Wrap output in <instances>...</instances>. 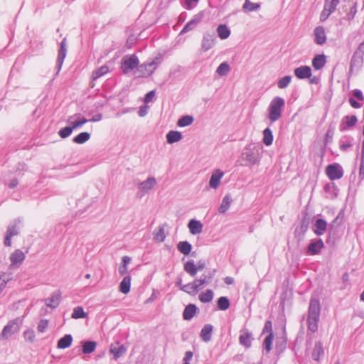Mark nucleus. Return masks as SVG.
Masks as SVG:
<instances>
[{
	"mask_svg": "<svg viewBox=\"0 0 364 364\" xmlns=\"http://www.w3.org/2000/svg\"><path fill=\"white\" fill-rule=\"evenodd\" d=\"M321 304L316 298H311L307 314V335L314 333L318 331V324L320 319Z\"/></svg>",
	"mask_w": 364,
	"mask_h": 364,
	"instance_id": "f257e3e1",
	"label": "nucleus"
},
{
	"mask_svg": "<svg viewBox=\"0 0 364 364\" xmlns=\"http://www.w3.org/2000/svg\"><path fill=\"white\" fill-rule=\"evenodd\" d=\"M285 107V100L279 96L274 97L270 102L268 108V119L271 123L278 121Z\"/></svg>",
	"mask_w": 364,
	"mask_h": 364,
	"instance_id": "f03ea898",
	"label": "nucleus"
},
{
	"mask_svg": "<svg viewBox=\"0 0 364 364\" xmlns=\"http://www.w3.org/2000/svg\"><path fill=\"white\" fill-rule=\"evenodd\" d=\"M261 146H256L255 144L247 145L242 154V159L246 161L249 165H255L259 164L261 155Z\"/></svg>",
	"mask_w": 364,
	"mask_h": 364,
	"instance_id": "7ed1b4c3",
	"label": "nucleus"
},
{
	"mask_svg": "<svg viewBox=\"0 0 364 364\" xmlns=\"http://www.w3.org/2000/svg\"><path fill=\"white\" fill-rule=\"evenodd\" d=\"M161 63L159 58L156 57L151 62L139 65L135 71L137 77H147L151 76Z\"/></svg>",
	"mask_w": 364,
	"mask_h": 364,
	"instance_id": "20e7f679",
	"label": "nucleus"
},
{
	"mask_svg": "<svg viewBox=\"0 0 364 364\" xmlns=\"http://www.w3.org/2000/svg\"><path fill=\"white\" fill-rule=\"evenodd\" d=\"M21 323L22 320L20 318H16L9 321L1 331L0 339L7 340L10 336L18 333L21 329Z\"/></svg>",
	"mask_w": 364,
	"mask_h": 364,
	"instance_id": "39448f33",
	"label": "nucleus"
},
{
	"mask_svg": "<svg viewBox=\"0 0 364 364\" xmlns=\"http://www.w3.org/2000/svg\"><path fill=\"white\" fill-rule=\"evenodd\" d=\"M139 60L135 54L125 55L122 59L121 70L124 74H128L139 67Z\"/></svg>",
	"mask_w": 364,
	"mask_h": 364,
	"instance_id": "423d86ee",
	"label": "nucleus"
},
{
	"mask_svg": "<svg viewBox=\"0 0 364 364\" xmlns=\"http://www.w3.org/2000/svg\"><path fill=\"white\" fill-rule=\"evenodd\" d=\"M21 223V220L19 218L16 219L9 223L4 239L5 246L9 247L11 245V237L18 234Z\"/></svg>",
	"mask_w": 364,
	"mask_h": 364,
	"instance_id": "0eeeda50",
	"label": "nucleus"
},
{
	"mask_svg": "<svg viewBox=\"0 0 364 364\" xmlns=\"http://www.w3.org/2000/svg\"><path fill=\"white\" fill-rule=\"evenodd\" d=\"M326 173L331 181H334L343 177V171L340 164L335 163L327 166Z\"/></svg>",
	"mask_w": 364,
	"mask_h": 364,
	"instance_id": "6e6552de",
	"label": "nucleus"
},
{
	"mask_svg": "<svg viewBox=\"0 0 364 364\" xmlns=\"http://www.w3.org/2000/svg\"><path fill=\"white\" fill-rule=\"evenodd\" d=\"M67 54V42L66 38H64L63 41L60 43V48L58 53V57L56 59V73L55 75H58L61 70V68L63 66L64 60L66 57Z\"/></svg>",
	"mask_w": 364,
	"mask_h": 364,
	"instance_id": "1a4fd4ad",
	"label": "nucleus"
},
{
	"mask_svg": "<svg viewBox=\"0 0 364 364\" xmlns=\"http://www.w3.org/2000/svg\"><path fill=\"white\" fill-rule=\"evenodd\" d=\"M216 36L213 33H205L202 39L201 48L203 51H208L211 49L216 43Z\"/></svg>",
	"mask_w": 364,
	"mask_h": 364,
	"instance_id": "9d476101",
	"label": "nucleus"
},
{
	"mask_svg": "<svg viewBox=\"0 0 364 364\" xmlns=\"http://www.w3.org/2000/svg\"><path fill=\"white\" fill-rule=\"evenodd\" d=\"M81 348L77 350V355L80 353L90 354L94 352L97 348V342L94 341H82Z\"/></svg>",
	"mask_w": 364,
	"mask_h": 364,
	"instance_id": "9b49d317",
	"label": "nucleus"
},
{
	"mask_svg": "<svg viewBox=\"0 0 364 364\" xmlns=\"http://www.w3.org/2000/svg\"><path fill=\"white\" fill-rule=\"evenodd\" d=\"M353 97H349L348 102L353 108L358 109L362 107V104L358 101H363L364 97L361 90L355 89L352 91Z\"/></svg>",
	"mask_w": 364,
	"mask_h": 364,
	"instance_id": "f8f14e48",
	"label": "nucleus"
},
{
	"mask_svg": "<svg viewBox=\"0 0 364 364\" xmlns=\"http://www.w3.org/2000/svg\"><path fill=\"white\" fill-rule=\"evenodd\" d=\"M314 42L319 46H322L326 42V34L325 28L322 26H316L314 30Z\"/></svg>",
	"mask_w": 364,
	"mask_h": 364,
	"instance_id": "ddd939ff",
	"label": "nucleus"
},
{
	"mask_svg": "<svg viewBox=\"0 0 364 364\" xmlns=\"http://www.w3.org/2000/svg\"><path fill=\"white\" fill-rule=\"evenodd\" d=\"M224 171L220 169H215L213 171L210 181L209 186L211 188L216 189L220 184L221 178L224 176Z\"/></svg>",
	"mask_w": 364,
	"mask_h": 364,
	"instance_id": "4468645a",
	"label": "nucleus"
},
{
	"mask_svg": "<svg viewBox=\"0 0 364 364\" xmlns=\"http://www.w3.org/2000/svg\"><path fill=\"white\" fill-rule=\"evenodd\" d=\"M323 247L324 244L321 239L313 240L307 247V254L309 255H317Z\"/></svg>",
	"mask_w": 364,
	"mask_h": 364,
	"instance_id": "2eb2a0df",
	"label": "nucleus"
},
{
	"mask_svg": "<svg viewBox=\"0 0 364 364\" xmlns=\"http://www.w3.org/2000/svg\"><path fill=\"white\" fill-rule=\"evenodd\" d=\"M88 122L89 119L84 117H81L80 114H75L70 116L68 120V122L73 126L74 129L81 127Z\"/></svg>",
	"mask_w": 364,
	"mask_h": 364,
	"instance_id": "dca6fc26",
	"label": "nucleus"
},
{
	"mask_svg": "<svg viewBox=\"0 0 364 364\" xmlns=\"http://www.w3.org/2000/svg\"><path fill=\"white\" fill-rule=\"evenodd\" d=\"M294 73L295 76L300 80L309 78L311 75V69L308 65H301L294 69Z\"/></svg>",
	"mask_w": 364,
	"mask_h": 364,
	"instance_id": "f3484780",
	"label": "nucleus"
},
{
	"mask_svg": "<svg viewBox=\"0 0 364 364\" xmlns=\"http://www.w3.org/2000/svg\"><path fill=\"white\" fill-rule=\"evenodd\" d=\"M11 267H14L20 265L25 259V255L21 250H16L10 255Z\"/></svg>",
	"mask_w": 364,
	"mask_h": 364,
	"instance_id": "a211bd4d",
	"label": "nucleus"
},
{
	"mask_svg": "<svg viewBox=\"0 0 364 364\" xmlns=\"http://www.w3.org/2000/svg\"><path fill=\"white\" fill-rule=\"evenodd\" d=\"M156 184V180L154 177H149L146 180L139 184V189L141 192V196L147 193Z\"/></svg>",
	"mask_w": 364,
	"mask_h": 364,
	"instance_id": "6ab92c4d",
	"label": "nucleus"
},
{
	"mask_svg": "<svg viewBox=\"0 0 364 364\" xmlns=\"http://www.w3.org/2000/svg\"><path fill=\"white\" fill-rule=\"evenodd\" d=\"M198 310V307L196 306V305H195L193 304H190L187 305L185 307L184 311L183 312V319L186 320V321L191 320L193 318V316L196 315Z\"/></svg>",
	"mask_w": 364,
	"mask_h": 364,
	"instance_id": "aec40b11",
	"label": "nucleus"
},
{
	"mask_svg": "<svg viewBox=\"0 0 364 364\" xmlns=\"http://www.w3.org/2000/svg\"><path fill=\"white\" fill-rule=\"evenodd\" d=\"M252 333L248 330H245L239 337V342L246 348H250L252 345Z\"/></svg>",
	"mask_w": 364,
	"mask_h": 364,
	"instance_id": "412c9836",
	"label": "nucleus"
},
{
	"mask_svg": "<svg viewBox=\"0 0 364 364\" xmlns=\"http://www.w3.org/2000/svg\"><path fill=\"white\" fill-rule=\"evenodd\" d=\"M190 232L192 235L200 234L203 230V224L197 220L191 219L188 224Z\"/></svg>",
	"mask_w": 364,
	"mask_h": 364,
	"instance_id": "4be33fe9",
	"label": "nucleus"
},
{
	"mask_svg": "<svg viewBox=\"0 0 364 364\" xmlns=\"http://www.w3.org/2000/svg\"><path fill=\"white\" fill-rule=\"evenodd\" d=\"M315 229L314 230V233L318 235L321 236L323 235L326 230L327 227V223L325 220L321 218H318L316 220L314 223Z\"/></svg>",
	"mask_w": 364,
	"mask_h": 364,
	"instance_id": "5701e85b",
	"label": "nucleus"
},
{
	"mask_svg": "<svg viewBox=\"0 0 364 364\" xmlns=\"http://www.w3.org/2000/svg\"><path fill=\"white\" fill-rule=\"evenodd\" d=\"M324 355V349L322 343L318 341L316 342L314 348L311 353L313 359L316 361H318L320 358Z\"/></svg>",
	"mask_w": 364,
	"mask_h": 364,
	"instance_id": "b1692460",
	"label": "nucleus"
},
{
	"mask_svg": "<svg viewBox=\"0 0 364 364\" xmlns=\"http://www.w3.org/2000/svg\"><path fill=\"white\" fill-rule=\"evenodd\" d=\"M323 190L331 198H335L338 196L339 189L334 183H328L324 186Z\"/></svg>",
	"mask_w": 364,
	"mask_h": 364,
	"instance_id": "393cba45",
	"label": "nucleus"
},
{
	"mask_svg": "<svg viewBox=\"0 0 364 364\" xmlns=\"http://www.w3.org/2000/svg\"><path fill=\"white\" fill-rule=\"evenodd\" d=\"M213 329V326L210 323L205 324L203 327L200 333V336L203 341L209 342L211 340Z\"/></svg>",
	"mask_w": 364,
	"mask_h": 364,
	"instance_id": "a878e982",
	"label": "nucleus"
},
{
	"mask_svg": "<svg viewBox=\"0 0 364 364\" xmlns=\"http://www.w3.org/2000/svg\"><path fill=\"white\" fill-rule=\"evenodd\" d=\"M109 350L114 359L117 360L126 353L127 348L123 345H112Z\"/></svg>",
	"mask_w": 364,
	"mask_h": 364,
	"instance_id": "bb28decb",
	"label": "nucleus"
},
{
	"mask_svg": "<svg viewBox=\"0 0 364 364\" xmlns=\"http://www.w3.org/2000/svg\"><path fill=\"white\" fill-rule=\"evenodd\" d=\"M326 63V55L323 54L316 55L312 60V66L315 70H321Z\"/></svg>",
	"mask_w": 364,
	"mask_h": 364,
	"instance_id": "cd10ccee",
	"label": "nucleus"
},
{
	"mask_svg": "<svg viewBox=\"0 0 364 364\" xmlns=\"http://www.w3.org/2000/svg\"><path fill=\"white\" fill-rule=\"evenodd\" d=\"M182 138V134L178 131L171 130L166 134V141L170 144L179 141Z\"/></svg>",
	"mask_w": 364,
	"mask_h": 364,
	"instance_id": "c85d7f7f",
	"label": "nucleus"
},
{
	"mask_svg": "<svg viewBox=\"0 0 364 364\" xmlns=\"http://www.w3.org/2000/svg\"><path fill=\"white\" fill-rule=\"evenodd\" d=\"M72 342L73 336L70 334H66L58 340L57 347L60 349H65L71 346Z\"/></svg>",
	"mask_w": 364,
	"mask_h": 364,
	"instance_id": "c756f323",
	"label": "nucleus"
},
{
	"mask_svg": "<svg viewBox=\"0 0 364 364\" xmlns=\"http://www.w3.org/2000/svg\"><path fill=\"white\" fill-rule=\"evenodd\" d=\"M60 292H54L51 294L50 297L46 299V305L52 309L56 308L60 303Z\"/></svg>",
	"mask_w": 364,
	"mask_h": 364,
	"instance_id": "7c9ffc66",
	"label": "nucleus"
},
{
	"mask_svg": "<svg viewBox=\"0 0 364 364\" xmlns=\"http://www.w3.org/2000/svg\"><path fill=\"white\" fill-rule=\"evenodd\" d=\"M217 33L221 40L227 39L230 35V30L226 24H220L217 27Z\"/></svg>",
	"mask_w": 364,
	"mask_h": 364,
	"instance_id": "2f4dec72",
	"label": "nucleus"
},
{
	"mask_svg": "<svg viewBox=\"0 0 364 364\" xmlns=\"http://www.w3.org/2000/svg\"><path fill=\"white\" fill-rule=\"evenodd\" d=\"M232 198L230 195H225L222 200V203L218 208L220 213H225L230 208L232 203Z\"/></svg>",
	"mask_w": 364,
	"mask_h": 364,
	"instance_id": "473e14b6",
	"label": "nucleus"
},
{
	"mask_svg": "<svg viewBox=\"0 0 364 364\" xmlns=\"http://www.w3.org/2000/svg\"><path fill=\"white\" fill-rule=\"evenodd\" d=\"M177 249L181 253L188 255L192 250V245L188 241H181L177 244Z\"/></svg>",
	"mask_w": 364,
	"mask_h": 364,
	"instance_id": "72a5a7b5",
	"label": "nucleus"
},
{
	"mask_svg": "<svg viewBox=\"0 0 364 364\" xmlns=\"http://www.w3.org/2000/svg\"><path fill=\"white\" fill-rule=\"evenodd\" d=\"M130 287H131V277L130 276H126L123 278L122 281L119 284V291L127 294L130 291Z\"/></svg>",
	"mask_w": 364,
	"mask_h": 364,
	"instance_id": "f704fd0d",
	"label": "nucleus"
},
{
	"mask_svg": "<svg viewBox=\"0 0 364 364\" xmlns=\"http://www.w3.org/2000/svg\"><path fill=\"white\" fill-rule=\"evenodd\" d=\"M364 60L363 55H360L358 53H355L353 54L350 64V70H353L354 68H359L363 63Z\"/></svg>",
	"mask_w": 364,
	"mask_h": 364,
	"instance_id": "c9c22d12",
	"label": "nucleus"
},
{
	"mask_svg": "<svg viewBox=\"0 0 364 364\" xmlns=\"http://www.w3.org/2000/svg\"><path fill=\"white\" fill-rule=\"evenodd\" d=\"M183 269L184 271L191 277H195L197 274V267L195 265L193 260H188L183 265Z\"/></svg>",
	"mask_w": 364,
	"mask_h": 364,
	"instance_id": "e433bc0d",
	"label": "nucleus"
},
{
	"mask_svg": "<svg viewBox=\"0 0 364 364\" xmlns=\"http://www.w3.org/2000/svg\"><path fill=\"white\" fill-rule=\"evenodd\" d=\"M213 291L211 289H207L199 294L198 299L202 303H209L213 300Z\"/></svg>",
	"mask_w": 364,
	"mask_h": 364,
	"instance_id": "4c0bfd02",
	"label": "nucleus"
},
{
	"mask_svg": "<svg viewBox=\"0 0 364 364\" xmlns=\"http://www.w3.org/2000/svg\"><path fill=\"white\" fill-rule=\"evenodd\" d=\"M90 138V134L84 132H81L73 139V141L77 144H82L87 141Z\"/></svg>",
	"mask_w": 364,
	"mask_h": 364,
	"instance_id": "58836bf2",
	"label": "nucleus"
},
{
	"mask_svg": "<svg viewBox=\"0 0 364 364\" xmlns=\"http://www.w3.org/2000/svg\"><path fill=\"white\" fill-rule=\"evenodd\" d=\"M259 7V4L252 3L250 0H245L242 6V10L245 13H249L257 10Z\"/></svg>",
	"mask_w": 364,
	"mask_h": 364,
	"instance_id": "ea45409f",
	"label": "nucleus"
},
{
	"mask_svg": "<svg viewBox=\"0 0 364 364\" xmlns=\"http://www.w3.org/2000/svg\"><path fill=\"white\" fill-rule=\"evenodd\" d=\"M262 141L266 146H270L272 144L273 134L272 130L269 127L264 129L263 131Z\"/></svg>",
	"mask_w": 364,
	"mask_h": 364,
	"instance_id": "a19ab883",
	"label": "nucleus"
},
{
	"mask_svg": "<svg viewBox=\"0 0 364 364\" xmlns=\"http://www.w3.org/2000/svg\"><path fill=\"white\" fill-rule=\"evenodd\" d=\"M230 300L226 296H220L217 301V306L220 311H225L230 307Z\"/></svg>",
	"mask_w": 364,
	"mask_h": 364,
	"instance_id": "79ce46f5",
	"label": "nucleus"
},
{
	"mask_svg": "<svg viewBox=\"0 0 364 364\" xmlns=\"http://www.w3.org/2000/svg\"><path fill=\"white\" fill-rule=\"evenodd\" d=\"M181 290L192 296L198 293L197 287L193 284V282L181 286Z\"/></svg>",
	"mask_w": 364,
	"mask_h": 364,
	"instance_id": "37998d69",
	"label": "nucleus"
},
{
	"mask_svg": "<svg viewBox=\"0 0 364 364\" xmlns=\"http://www.w3.org/2000/svg\"><path fill=\"white\" fill-rule=\"evenodd\" d=\"M87 316V314L85 312L81 306L75 307L72 313L71 317L75 319L85 318Z\"/></svg>",
	"mask_w": 364,
	"mask_h": 364,
	"instance_id": "c03bdc74",
	"label": "nucleus"
},
{
	"mask_svg": "<svg viewBox=\"0 0 364 364\" xmlns=\"http://www.w3.org/2000/svg\"><path fill=\"white\" fill-rule=\"evenodd\" d=\"M193 120L194 119L192 116L184 115L178 120L177 125L180 127H184L191 124Z\"/></svg>",
	"mask_w": 364,
	"mask_h": 364,
	"instance_id": "a18cd8bd",
	"label": "nucleus"
},
{
	"mask_svg": "<svg viewBox=\"0 0 364 364\" xmlns=\"http://www.w3.org/2000/svg\"><path fill=\"white\" fill-rule=\"evenodd\" d=\"M109 68L107 65H102L92 72V77L93 80H96L107 74Z\"/></svg>",
	"mask_w": 364,
	"mask_h": 364,
	"instance_id": "49530a36",
	"label": "nucleus"
},
{
	"mask_svg": "<svg viewBox=\"0 0 364 364\" xmlns=\"http://www.w3.org/2000/svg\"><path fill=\"white\" fill-rule=\"evenodd\" d=\"M230 67L229 64L227 62H223V63H220V65L218 67V68L216 70V73L220 76H225V75H228V73L230 72Z\"/></svg>",
	"mask_w": 364,
	"mask_h": 364,
	"instance_id": "de8ad7c7",
	"label": "nucleus"
},
{
	"mask_svg": "<svg viewBox=\"0 0 364 364\" xmlns=\"http://www.w3.org/2000/svg\"><path fill=\"white\" fill-rule=\"evenodd\" d=\"M273 338H274L273 333L268 334L264 338V341L263 343V346H264V350H266L267 353H269L272 349Z\"/></svg>",
	"mask_w": 364,
	"mask_h": 364,
	"instance_id": "09e8293b",
	"label": "nucleus"
},
{
	"mask_svg": "<svg viewBox=\"0 0 364 364\" xmlns=\"http://www.w3.org/2000/svg\"><path fill=\"white\" fill-rule=\"evenodd\" d=\"M210 282L203 274L200 279H196L193 281V284L197 287V291L203 288L205 285L208 284Z\"/></svg>",
	"mask_w": 364,
	"mask_h": 364,
	"instance_id": "8fccbe9b",
	"label": "nucleus"
},
{
	"mask_svg": "<svg viewBox=\"0 0 364 364\" xmlns=\"http://www.w3.org/2000/svg\"><path fill=\"white\" fill-rule=\"evenodd\" d=\"M73 130L75 129L73 128L72 125L67 126L60 129V131L58 132V134L62 139H65L72 134Z\"/></svg>",
	"mask_w": 364,
	"mask_h": 364,
	"instance_id": "3c124183",
	"label": "nucleus"
},
{
	"mask_svg": "<svg viewBox=\"0 0 364 364\" xmlns=\"http://www.w3.org/2000/svg\"><path fill=\"white\" fill-rule=\"evenodd\" d=\"M291 81V76L286 75L279 80V81L277 82V85H278L279 88L284 89L290 84Z\"/></svg>",
	"mask_w": 364,
	"mask_h": 364,
	"instance_id": "603ef678",
	"label": "nucleus"
},
{
	"mask_svg": "<svg viewBox=\"0 0 364 364\" xmlns=\"http://www.w3.org/2000/svg\"><path fill=\"white\" fill-rule=\"evenodd\" d=\"M154 238L155 240L160 242H162L165 240L166 235H165V231H164V228L163 226H160L158 230L154 234Z\"/></svg>",
	"mask_w": 364,
	"mask_h": 364,
	"instance_id": "864d4df0",
	"label": "nucleus"
},
{
	"mask_svg": "<svg viewBox=\"0 0 364 364\" xmlns=\"http://www.w3.org/2000/svg\"><path fill=\"white\" fill-rule=\"evenodd\" d=\"M10 279V274L1 273L0 274V291L5 287L6 284Z\"/></svg>",
	"mask_w": 364,
	"mask_h": 364,
	"instance_id": "5fc2aeb1",
	"label": "nucleus"
},
{
	"mask_svg": "<svg viewBox=\"0 0 364 364\" xmlns=\"http://www.w3.org/2000/svg\"><path fill=\"white\" fill-rule=\"evenodd\" d=\"M343 121L346 124L348 127H352L356 124L358 119L355 115L346 116Z\"/></svg>",
	"mask_w": 364,
	"mask_h": 364,
	"instance_id": "6e6d98bb",
	"label": "nucleus"
},
{
	"mask_svg": "<svg viewBox=\"0 0 364 364\" xmlns=\"http://www.w3.org/2000/svg\"><path fill=\"white\" fill-rule=\"evenodd\" d=\"M340 1L341 0H325L324 6L334 12Z\"/></svg>",
	"mask_w": 364,
	"mask_h": 364,
	"instance_id": "4d7b16f0",
	"label": "nucleus"
},
{
	"mask_svg": "<svg viewBox=\"0 0 364 364\" xmlns=\"http://www.w3.org/2000/svg\"><path fill=\"white\" fill-rule=\"evenodd\" d=\"M359 178L363 180L364 178V147L361 148V159L359 167Z\"/></svg>",
	"mask_w": 364,
	"mask_h": 364,
	"instance_id": "13d9d810",
	"label": "nucleus"
},
{
	"mask_svg": "<svg viewBox=\"0 0 364 364\" xmlns=\"http://www.w3.org/2000/svg\"><path fill=\"white\" fill-rule=\"evenodd\" d=\"M204 16V14L203 11H200L193 16L191 21L193 22V25L196 27L203 20Z\"/></svg>",
	"mask_w": 364,
	"mask_h": 364,
	"instance_id": "bf43d9fd",
	"label": "nucleus"
},
{
	"mask_svg": "<svg viewBox=\"0 0 364 364\" xmlns=\"http://www.w3.org/2000/svg\"><path fill=\"white\" fill-rule=\"evenodd\" d=\"M204 16V14L203 11H200L193 16L191 21L193 22V25L196 27L203 20Z\"/></svg>",
	"mask_w": 364,
	"mask_h": 364,
	"instance_id": "052dcab7",
	"label": "nucleus"
},
{
	"mask_svg": "<svg viewBox=\"0 0 364 364\" xmlns=\"http://www.w3.org/2000/svg\"><path fill=\"white\" fill-rule=\"evenodd\" d=\"M333 12V11L330 10L328 8H327L326 6H324L323 9L321 11V15H320V21H326Z\"/></svg>",
	"mask_w": 364,
	"mask_h": 364,
	"instance_id": "680f3d73",
	"label": "nucleus"
},
{
	"mask_svg": "<svg viewBox=\"0 0 364 364\" xmlns=\"http://www.w3.org/2000/svg\"><path fill=\"white\" fill-rule=\"evenodd\" d=\"M23 337L26 341L33 342L35 338V333L31 329H28L23 332Z\"/></svg>",
	"mask_w": 364,
	"mask_h": 364,
	"instance_id": "e2e57ef3",
	"label": "nucleus"
},
{
	"mask_svg": "<svg viewBox=\"0 0 364 364\" xmlns=\"http://www.w3.org/2000/svg\"><path fill=\"white\" fill-rule=\"evenodd\" d=\"M196 27L193 25V22L190 20L183 28V29L180 32V35H183L187 32L193 31Z\"/></svg>",
	"mask_w": 364,
	"mask_h": 364,
	"instance_id": "0e129e2a",
	"label": "nucleus"
},
{
	"mask_svg": "<svg viewBox=\"0 0 364 364\" xmlns=\"http://www.w3.org/2000/svg\"><path fill=\"white\" fill-rule=\"evenodd\" d=\"M48 321L46 319H41L38 324L37 329L39 332L43 333L48 328Z\"/></svg>",
	"mask_w": 364,
	"mask_h": 364,
	"instance_id": "69168bd1",
	"label": "nucleus"
},
{
	"mask_svg": "<svg viewBox=\"0 0 364 364\" xmlns=\"http://www.w3.org/2000/svg\"><path fill=\"white\" fill-rule=\"evenodd\" d=\"M262 333H272V323L271 321H267L262 329Z\"/></svg>",
	"mask_w": 364,
	"mask_h": 364,
	"instance_id": "338daca9",
	"label": "nucleus"
},
{
	"mask_svg": "<svg viewBox=\"0 0 364 364\" xmlns=\"http://www.w3.org/2000/svg\"><path fill=\"white\" fill-rule=\"evenodd\" d=\"M155 90H151L147 92L144 97V102L147 104L151 102L152 99L155 96Z\"/></svg>",
	"mask_w": 364,
	"mask_h": 364,
	"instance_id": "774afa93",
	"label": "nucleus"
}]
</instances>
